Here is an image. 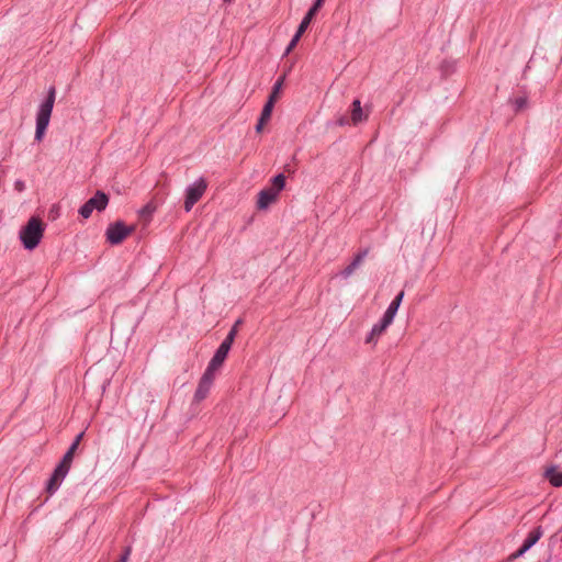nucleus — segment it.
<instances>
[{
    "label": "nucleus",
    "mask_w": 562,
    "mask_h": 562,
    "mask_svg": "<svg viewBox=\"0 0 562 562\" xmlns=\"http://www.w3.org/2000/svg\"><path fill=\"white\" fill-rule=\"evenodd\" d=\"M154 212V207H151L149 204L144 206L140 211V214H151Z\"/></svg>",
    "instance_id": "obj_30"
},
{
    "label": "nucleus",
    "mask_w": 562,
    "mask_h": 562,
    "mask_svg": "<svg viewBox=\"0 0 562 562\" xmlns=\"http://www.w3.org/2000/svg\"><path fill=\"white\" fill-rule=\"evenodd\" d=\"M82 437H83V432H80V434L76 437L75 441L72 442V443H76V448H78V446H79L80 440L82 439Z\"/></svg>",
    "instance_id": "obj_33"
},
{
    "label": "nucleus",
    "mask_w": 562,
    "mask_h": 562,
    "mask_svg": "<svg viewBox=\"0 0 562 562\" xmlns=\"http://www.w3.org/2000/svg\"><path fill=\"white\" fill-rule=\"evenodd\" d=\"M403 297H404V291H401L391 303L395 304L396 306L400 307V305L403 301Z\"/></svg>",
    "instance_id": "obj_27"
},
{
    "label": "nucleus",
    "mask_w": 562,
    "mask_h": 562,
    "mask_svg": "<svg viewBox=\"0 0 562 562\" xmlns=\"http://www.w3.org/2000/svg\"><path fill=\"white\" fill-rule=\"evenodd\" d=\"M273 106H274V104L271 101H267V103L265 104V106L261 111L259 119H261V121L268 122L271 117Z\"/></svg>",
    "instance_id": "obj_18"
},
{
    "label": "nucleus",
    "mask_w": 562,
    "mask_h": 562,
    "mask_svg": "<svg viewBox=\"0 0 562 562\" xmlns=\"http://www.w3.org/2000/svg\"><path fill=\"white\" fill-rule=\"evenodd\" d=\"M70 467V463L63 460L56 467L46 486V491L49 495L54 494L58 490L60 483L68 474Z\"/></svg>",
    "instance_id": "obj_7"
},
{
    "label": "nucleus",
    "mask_w": 562,
    "mask_h": 562,
    "mask_svg": "<svg viewBox=\"0 0 562 562\" xmlns=\"http://www.w3.org/2000/svg\"><path fill=\"white\" fill-rule=\"evenodd\" d=\"M284 186L285 177L282 173L273 177L271 187L265 188L258 193L257 209L267 210L277 201L279 193L283 190Z\"/></svg>",
    "instance_id": "obj_3"
},
{
    "label": "nucleus",
    "mask_w": 562,
    "mask_h": 562,
    "mask_svg": "<svg viewBox=\"0 0 562 562\" xmlns=\"http://www.w3.org/2000/svg\"><path fill=\"white\" fill-rule=\"evenodd\" d=\"M44 227L37 217H31L27 224L20 231V239L27 250H33L43 238Z\"/></svg>",
    "instance_id": "obj_2"
},
{
    "label": "nucleus",
    "mask_w": 562,
    "mask_h": 562,
    "mask_svg": "<svg viewBox=\"0 0 562 562\" xmlns=\"http://www.w3.org/2000/svg\"><path fill=\"white\" fill-rule=\"evenodd\" d=\"M546 477L553 486H562V472L557 471L554 468L546 471Z\"/></svg>",
    "instance_id": "obj_14"
},
{
    "label": "nucleus",
    "mask_w": 562,
    "mask_h": 562,
    "mask_svg": "<svg viewBox=\"0 0 562 562\" xmlns=\"http://www.w3.org/2000/svg\"><path fill=\"white\" fill-rule=\"evenodd\" d=\"M94 211L93 206L90 204L89 201H87L79 210V214L83 218H89L92 212Z\"/></svg>",
    "instance_id": "obj_21"
},
{
    "label": "nucleus",
    "mask_w": 562,
    "mask_h": 562,
    "mask_svg": "<svg viewBox=\"0 0 562 562\" xmlns=\"http://www.w3.org/2000/svg\"><path fill=\"white\" fill-rule=\"evenodd\" d=\"M266 123H267V121H261V119H259L258 124L256 125V131H257L258 133H260V132L262 131L263 125H265Z\"/></svg>",
    "instance_id": "obj_31"
},
{
    "label": "nucleus",
    "mask_w": 562,
    "mask_h": 562,
    "mask_svg": "<svg viewBox=\"0 0 562 562\" xmlns=\"http://www.w3.org/2000/svg\"><path fill=\"white\" fill-rule=\"evenodd\" d=\"M14 190L18 192H23L25 190V182L22 180H15Z\"/></svg>",
    "instance_id": "obj_26"
},
{
    "label": "nucleus",
    "mask_w": 562,
    "mask_h": 562,
    "mask_svg": "<svg viewBox=\"0 0 562 562\" xmlns=\"http://www.w3.org/2000/svg\"><path fill=\"white\" fill-rule=\"evenodd\" d=\"M308 25L306 24V22L300 23L296 33L294 34L293 38L291 40L290 44L286 47V54L290 53L296 46L301 36L303 35Z\"/></svg>",
    "instance_id": "obj_15"
},
{
    "label": "nucleus",
    "mask_w": 562,
    "mask_h": 562,
    "mask_svg": "<svg viewBox=\"0 0 562 562\" xmlns=\"http://www.w3.org/2000/svg\"><path fill=\"white\" fill-rule=\"evenodd\" d=\"M358 267L356 265H353L352 262H350V265H348L342 271H341V274L344 276V278H348L350 277L357 269Z\"/></svg>",
    "instance_id": "obj_25"
},
{
    "label": "nucleus",
    "mask_w": 562,
    "mask_h": 562,
    "mask_svg": "<svg viewBox=\"0 0 562 562\" xmlns=\"http://www.w3.org/2000/svg\"><path fill=\"white\" fill-rule=\"evenodd\" d=\"M76 450H77L76 443H71L68 451L64 454L61 460L71 464Z\"/></svg>",
    "instance_id": "obj_22"
},
{
    "label": "nucleus",
    "mask_w": 562,
    "mask_h": 562,
    "mask_svg": "<svg viewBox=\"0 0 562 562\" xmlns=\"http://www.w3.org/2000/svg\"><path fill=\"white\" fill-rule=\"evenodd\" d=\"M88 201L90 202V204L93 206L94 210L101 212V211L105 210V207L108 206L109 198L104 192L98 191Z\"/></svg>",
    "instance_id": "obj_12"
},
{
    "label": "nucleus",
    "mask_w": 562,
    "mask_h": 562,
    "mask_svg": "<svg viewBox=\"0 0 562 562\" xmlns=\"http://www.w3.org/2000/svg\"><path fill=\"white\" fill-rule=\"evenodd\" d=\"M56 90L54 87H50L47 93V98L40 105L37 114H36V131H35V139L41 142L45 135L47 126L49 124L50 115L53 112L54 103H55Z\"/></svg>",
    "instance_id": "obj_1"
},
{
    "label": "nucleus",
    "mask_w": 562,
    "mask_h": 562,
    "mask_svg": "<svg viewBox=\"0 0 562 562\" xmlns=\"http://www.w3.org/2000/svg\"><path fill=\"white\" fill-rule=\"evenodd\" d=\"M94 211L93 206L90 204L89 201H87L79 210V214L83 218H89L92 212Z\"/></svg>",
    "instance_id": "obj_20"
},
{
    "label": "nucleus",
    "mask_w": 562,
    "mask_h": 562,
    "mask_svg": "<svg viewBox=\"0 0 562 562\" xmlns=\"http://www.w3.org/2000/svg\"><path fill=\"white\" fill-rule=\"evenodd\" d=\"M369 254V249H363L361 251H359L353 260L351 261L353 265H356L357 267H359L361 265V262L363 261V259L368 256Z\"/></svg>",
    "instance_id": "obj_24"
},
{
    "label": "nucleus",
    "mask_w": 562,
    "mask_h": 562,
    "mask_svg": "<svg viewBox=\"0 0 562 562\" xmlns=\"http://www.w3.org/2000/svg\"><path fill=\"white\" fill-rule=\"evenodd\" d=\"M392 323L393 322L391 319H389L385 316H383L381 318V321L379 323L374 324L373 327L371 328V331L369 333V335L366 338V344H373V345H375L378 339L380 338V336L383 335V333L387 329V327Z\"/></svg>",
    "instance_id": "obj_9"
},
{
    "label": "nucleus",
    "mask_w": 562,
    "mask_h": 562,
    "mask_svg": "<svg viewBox=\"0 0 562 562\" xmlns=\"http://www.w3.org/2000/svg\"><path fill=\"white\" fill-rule=\"evenodd\" d=\"M403 297H404V291H401L391 303L395 304L396 306L400 307V305L403 301Z\"/></svg>",
    "instance_id": "obj_28"
},
{
    "label": "nucleus",
    "mask_w": 562,
    "mask_h": 562,
    "mask_svg": "<svg viewBox=\"0 0 562 562\" xmlns=\"http://www.w3.org/2000/svg\"><path fill=\"white\" fill-rule=\"evenodd\" d=\"M134 226H127L122 221H117L108 226L105 237L108 243H110L111 245H119L126 237H128L134 232Z\"/></svg>",
    "instance_id": "obj_4"
},
{
    "label": "nucleus",
    "mask_w": 562,
    "mask_h": 562,
    "mask_svg": "<svg viewBox=\"0 0 562 562\" xmlns=\"http://www.w3.org/2000/svg\"><path fill=\"white\" fill-rule=\"evenodd\" d=\"M368 115L363 113L360 100L356 99L352 102L351 121L355 125L360 122L367 121Z\"/></svg>",
    "instance_id": "obj_13"
},
{
    "label": "nucleus",
    "mask_w": 562,
    "mask_h": 562,
    "mask_svg": "<svg viewBox=\"0 0 562 562\" xmlns=\"http://www.w3.org/2000/svg\"><path fill=\"white\" fill-rule=\"evenodd\" d=\"M542 531L540 528H536L531 530L527 538L525 539L522 546L519 550H517L515 553L510 555V559H516L521 557L526 551H528L533 544L538 542V540L541 538Z\"/></svg>",
    "instance_id": "obj_11"
},
{
    "label": "nucleus",
    "mask_w": 562,
    "mask_h": 562,
    "mask_svg": "<svg viewBox=\"0 0 562 562\" xmlns=\"http://www.w3.org/2000/svg\"><path fill=\"white\" fill-rule=\"evenodd\" d=\"M324 0H316L314 5L308 10L302 22H306L307 25H310L313 16L318 11V9L322 7Z\"/></svg>",
    "instance_id": "obj_16"
},
{
    "label": "nucleus",
    "mask_w": 562,
    "mask_h": 562,
    "mask_svg": "<svg viewBox=\"0 0 562 562\" xmlns=\"http://www.w3.org/2000/svg\"><path fill=\"white\" fill-rule=\"evenodd\" d=\"M70 467V463L63 460L56 467L46 486V491L49 495L54 494L58 490L60 483L68 474Z\"/></svg>",
    "instance_id": "obj_6"
},
{
    "label": "nucleus",
    "mask_w": 562,
    "mask_h": 562,
    "mask_svg": "<svg viewBox=\"0 0 562 562\" xmlns=\"http://www.w3.org/2000/svg\"><path fill=\"white\" fill-rule=\"evenodd\" d=\"M397 310H398V306H396L395 304L390 303V305L386 308V311H385L383 316H385L386 318H389V319H391L393 322L394 317H395V315L397 313Z\"/></svg>",
    "instance_id": "obj_23"
},
{
    "label": "nucleus",
    "mask_w": 562,
    "mask_h": 562,
    "mask_svg": "<svg viewBox=\"0 0 562 562\" xmlns=\"http://www.w3.org/2000/svg\"><path fill=\"white\" fill-rule=\"evenodd\" d=\"M225 2H231L232 0H224Z\"/></svg>",
    "instance_id": "obj_35"
},
{
    "label": "nucleus",
    "mask_w": 562,
    "mask_h": 562,
    "mask_svg": "<svg viewBox=\"0 0 562 562\" xmlns=\"http://www.w3.org/2000/svg\"><path fill=\"white\" fill-rule=\"evenodd\" d=\"M240 324H241V321H240V319H238V321L235 323V325H234V326H236V329L238 328V326H239Z\"/></svg>",
    "instance_id": "obj_34"
},
{
    "label": "nucleus",
    "mask_w": 562,
    "mask_h": 562,
    "mask_svg": "<svg viewBox=\"0 0 562 562\" xmlns=\"http://www.w3.org/2000/svg\"><path fill=\"white\" fill-rule=\"evenodd\" d=\"M516 104H517L518 109H521L526 104V100L525 99H517L516 100Z\"/></svg>",
    "instance_id": "obj_32"
},
{
    "label": "nucleus",
    "mask_w": 562,
    "mask_h": 562,
    "mask_svg": "<svg viewBox=\"0 0 562 562\" xmlns=\"http://www.w3.org/2000/svg\"><path fill=\"white\" fill-rule=\"evenodd\" d=\"M215 375L216 374L212 373L211 371H207V370L204 371L203 375L201 376V379L199 381L195 393H194L195 402H201L204 398H206V396L209 395V393L211 391L213 382L215 380Z\"/></svg>",
    "instance_id": "obj_8"
},
{
    "label": "nucleus",
    "mask_w": 562,
    "mask_h": 562,
    "mask_svg": "<svg viewBox=\"0 0 562 562\" xmlns=\"http://www.w3.org/2000/svg\"><path fill=\"white\" fill-rule=\"evenodd\" d=\"M130 554H131V548L127 547L125 549L124 553L122 554L121 559L117 562H127Z\"/></svg>",
    "instance_id": "obj_29"
},
{
    "label": "nucleus",
    "mask_w": 562,
    "mask_h": 562,
    "mask_svg": "<svg viewBox=\"0 0 562 562\" xmlns=\"http://www.w3.org/2000/svg\"><path fill=\"white\" fill-rule=\"evenodd\" d=\"M229 350H231V348L226 347V345H220L215 355L209 362L206 370L216 374V371L223 366Z\"/></svg>",
    "instance_id": "obj_10"
},
{
    "label": "nucleus",
    "mask_w": 562,
    "mask_h": 562,
    "mask_svg": "<svg viewBox=\"0 0 562 562\" xmlns=\"http://www.w3.org/2000/svg\"><path fill=\"white\" fill-rule=\"evenodd\" d=\"M282 82H283V80H282V79H279V80L274 83V86H273V88H272V91H271V93H270V95H269L268 101H271L273 104L277 102V100H278V98H279V94H280V91H281V87H282Z\"/></svg>",
    "instance_id": "obj_17"
},
{
    "label": "nucleus",
    "mask_w": 562,
    "mask_h": 562,
    "mask_svg": "<svg viewBox=\"0 0 562 562\" xmlns=\"http://www.w3.org/2000/svg\"><path fill=\"white\" fill-rule=\"evenodd\" d=\"M236 335H237L236 326H233L221 345H226V347L232 348V345L235 340Z\"/></svg>",
    "instance_id": "obj_19"
},
{
    "label": "nucleus",
    "mask_w": 562,
    "mask_h": 562,
    "mask_svg": "<svg viewBox=\"0 0 562 562\" xmlns=\"http://www.w3.org/2000/svg\"><path fill=\"white\" fill-rule=\"evenodd\" d=\"M207 189V182L204 178L198 179L186 190V199L183 207L186 212H190L194 204L203 196Z\"/></svg>",
    "instance_id": "obj_5"
}]
</instances>
